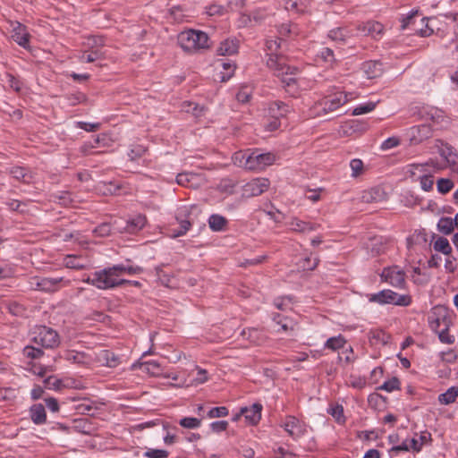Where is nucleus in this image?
Segmentation results:
<instances>
[{
    "mask_svg": "<svg viewBox=\"0 0 458 458\" xmlns=\"http://www.w3.org/2000/svg\"><path fill=\"white\" fill-rule=\"evenodd\" d=\"M177 40L182 50L187 53H195L210 47L208 34L200 30L182 31L178 35Z\"/></svg>",
    "mask_w": 458,
    "mask_h": 458,
    "instance_id": "f257e3e1",
    "label": "nucleus"
},
{
    "mask_svg": "<svg viewBox=\"0 0 458 458\" xmlns=\"http://www.w3.org/2000/svg\"><path fill=\"white\" fill-rule=\"evenodd\" d=\"M267 66L276 77L281 79L284 87H292L296 83L293 75L297 72V68L288 65L284 56L271 55L267 60Z\"/></svg>",
    "mask_w": 458,
    "mask_h": 458,
    "instance_id": "f03ea898",
    "label": "nucleus"
},
{
    "mask_svg": "<svg viewBox=\"0 0 458 458\" xmlns=\"http://www.w3.org/2000/svg\"><path fill=\"white\" fill-rule=\"evenodd\" d=\"M116 271L117 269L114 268V266L95 271L96 288L99 290H110L124 285L127 280L118 278Z\"/></svg>",
    "mask_w": 458,
    "mask_h": 458,
    "instance_id": "7ed1b4c3",
    "label": "nucleus"
},
{
    "mask_svg": "<svg viewBox=\"0 0 458 458\" xmlns=\"http://www.w3.org/2000/svg\"><path fill=\"white\" fill-rule=\"evenodd\" d=\"M370 302L378 303L380 305L393 304L396 306L407 307L411 303V296L409 294H399L392 290L386 289L377 293L369 295Z\"/></svg>",
    "mask_w": 458,
    "mask_h": 458,
    "instance_id": "20e7f679",
    "label": "nucleus"
},
{
    "mask_svg": "<svg viewBox=\"0 0 458 458\" xmlns=\"http://www.w3.org/2000/svg\"><path fill=\"white\" fill-rule=\"evenodd\" d=\"M31 341L47 349L55 348L60 344L57 332L46 326H39L35 328L32 333Z\"/></svg>",
    "mask_w": 458,
    "mask_h": 458,
    "instance_id": "39448f33",
    "label": "nucleus"
},
{
    "mask_svg": "<svg viewBox=\"0 0 458 458\" xmlns=\"http://www.w3.org/2000/svg\"><path fill=\"white\" fill-rule=\"evenodd\" d=\"M147 223V218L141 214L131 216L125 220L123 218L115 219L113 222L114 233L134 234L140 232Z\"/></svg>",
    "mask_w": 458,
    "mask_h": 458,
    "instance_id": "423d86ee",
    "label": "nucleus"
},
{
    "mask_svg": "<svg viewBox=\"0 0 458 458\" xmlns=\"http://www.w3.org/2000/svg\"><path fill=\"white\" fill-rule=\"evenodd\" d=\"M30 284L34 289L45 293H55L61 288L68 286L70 280L63 276L59 277H47V276H35L31 278Z\"/></svg>",
    "mask_w": 458,
    "mask_h": 458,
    "instance_id": "0eeeda50",
    "label": "nucleus"
},
{
    "mask_svg": "<svg viewBox=\"0 0 458 458\" xmlns=\"http://www.w3.org/2000/svg\"><path fill=\"white\" fill-rule=\"evenodd\" d=\"M276 161V156L271 153H259L258 150L249 154L245 163L247 170H263L267 166L271 165Z\"/></svg>",
    "mask_w": 458,
    "mask_h": 458,
    "instance_id": "6e6552de",
    "label": "nucleus"
},
{
    "mask_svg": "<svg viewBox=\"0 0 458 458\" xmlns=\"http://www.w3.org/2000/svg\"><path fill=\"white\" fill-rule=\"evenodd\" d=\"M432 316L434 318L429 321L430 327L436 332L441 324L446 327H450L453 325V310L445 305L433 307Z\"/></svg>",
    "mask_w": 458,
    "mask_h": 458,
    "instance_id": "1a4fd4ad",
    "label": "nucleus"
},
{
    "mask_svg": "<svg viewBox=\"0 0 458 458\" xmlns=\"http://www.w3.org/2000/svg\"><path fill=\"white\" fill-rule=\"evenodd\" d=\"M381 280L397 288L405 287V273L398 266L385 267L380 274Z\"/></svg>",
    "mask_w": 458,
    "mask_h": 458,
    "instance_id": "9d476101",
    "label": "nucleus"
},
{
    "mask_svg": "<svg viewBox=\"0 0 458 458\" xmlns=\"http://www.w3.org/2000/svg\"><path fill=\"white\" fill-rule=\"evenodd\" d=\"M270 182L267 178H255L242 187V196L245 198H252L261 195L267 191Z\"/></svg>",
    "mask_w": 458,
    "mask_h": 458,
    "instance_id": "9b49d317",
    "label": "nucleus"
},
{
    "mask_svg": "<svg viewBox=\"0 0 458 458\" xmlns=\"http://www.w3.org/2000/svg\"><path fill=\"white\" fill-rule=\"evenodd\" d=\"M10 26L12 29L11 38L13 40L21 47L30 49V34L28 30V28L19 21H11Z\"/></svg>",
    "mask_w": 458,
    "mask_h": 458,
    "instance_id": "f8f14e48",
    "label": "nucleus"
},
{
    "mask_svg": "<svg viewBox=\"0 0 458 458\" xmlns=\"http://www.w3.org/2000/svg\"><path fill=\"white\" fill-rule=\"evenodd\" d=\"M176 182L187 188L198 189L203 185L204 178L199 174L183 172L177 174Z\"/></svg>",
    "mask_w": 458,
    "mask_h": 458,
    "instance_id": "ddd939ff",
    "label": "nucleus"
},
{
    "mask_svg": "<svg viewBox=\"0 0 458 458\" xmlns=\"http://www.w3.org/2000/svg\"><path fill=\"white\" fill-rule=\"evenodd\" d=\"M285 431L293 437L298 438L305 434V425L293 416H288L284 423Z\"/></svg>",
    "mask_w": 458,
    "mask_h": 458,
    "instance_id": "4468645a",
    "label": "nucleus"
},
{
    "mask_svg": "<svg viewBox=\"0 0 458 458\" xmlns=\"http://www.w3.org/2000/svg\"><path fill=\"white\" fill-rule=\"evenodd\" d=\"M361 70L368 79H376L384 73V64L379 60H369L361 64Z\"/></svg>",
    "mask_w": 458,
    "mask_h": 458,
    "instance_id": "2eb2a0df",
    "label": "nucleus"
},
{
    "mask_svg": "<svg viewBox=\"0 0 458 458\" xmlns=\"http://www.w3.org/2000/svg\"><path fill=\"white\" fill-rule=\"evenodd\" d=\"M262 405L259 403H253L250 407L241 408V415L251 425H256L261 419Z\"/></svg>",
    "mask_w": 458,
    "mask_h": 458,
    "instance_id": "dca6fc26",
    "label": "nucleus"
},
{
    "mask_svg": "<svg viewBox=\"0 0 458 458\" xmlns=\"http://www.w3.org/2000/svg\"><path fill=\"white\" fill-rule=\"evenodd\" d=\"M290 112V106L282 102L275 101L268 105L267 108V115L269 118L279 120L284 117Z\"/></svg>",
    "mask_w": 458,
    "mask_h": 458,
    "instance_id": "f3484780",
    "label": "nucleus"
},
{
    "mask_svg": "<svg viewBox=\"0 0 458 458\" xmlns=\"http://www.w3.org/2000/svg\"><path fill=\"white\" fill-rule=\"evenodd\" d=\"M441 145L442 146L438 151L440 156L445 158V160L451 167H453V169L458 171V153L454 148L448 143L442 142Z\"/></svg>",
    "mask_w": 458,
    "mask_h": 458,
    "instance_id": "a211bd4d",
    "label": "nucleus"
},
{
    "mask_svg": "<svg viewBox=\"0 0 458 458\" xmlns=\"http://www.w3.org/2000/svg\"><path fill=\"white\" fill-rule=\"evenodd\" d=\"M361 200L365 203L379 202L386 199V192L380 186L362 191Z\"/></svg>",
    "mask_w": 458,
    "mask_h": 458,
    "instance_id": "6ab92c4d",
    "label": "nucleus"
},
{
    "mask_svg": "<svg viewBox=\"0 0 458 458\" xmlns=\"http://www.w3.org/2000/svg\"><path fill=\"white\" fill-rule=\"evenodd\" d=\"M357 30L362 35H371L376 38L383 33L384 26L380 22L369 21L364 24H359Z\"/></svg>",
    "mask_w": 458,
    "mask_h": 458,
    "instance_id": "aec40b11",
    "label": "nucleus"
},
{
    "mask_svg": "<svg viewBox=\"0 0 458 458\" xmlns=\"http://www.w3.org/2000/svg\"><path fill=\"white\" fill-rule=\"evenodd\" d=\"M9 174L17 181L23 183L32 182L34 176L31 171L22 166H13L10 168Z\"/></svg>",
    "mask_w": 458,
    "mask_h": 458,
    "instance_id": "412c9836",
    "label": "nucleus"
},
{
    "mask_svg": "<svg viewBox=\"0 0 458 458\" xmlns=\"http://www.w3.org/2000/svg\"><path fill=\"white\" fill-rule=\"evenodd\" d=\"M239 41L233 38H227L220 43L216 49L218 55H232L238 52Z\"/></svg>",
    "mask_w": 458,
    "mask_h": 458,
    "instance_id": "4be33fe9",
    "label": "nucleus"
},
{
    "mask_svg": "<svg viewBox=\"0 0 458 458\" xmlns=\"http://www.w3.org/2000/svg\"><path fill=\"white\" fill-rule=\"evenodd\" d=\"M368 130V123L358 119L345 121V136L362 133Z\"/></svg>",
    "mask_w": 458,
    "mask_h": 458,
    "instance_id": "5701e85b",
    "label": "nucleus"
},
{
    "mask_svg": "<svg viewBox=\"0 0 458 458\" xmlns=\"http://www.w3.org/2000/svg\"><path fill=\"white\" fill-rule=\"evenodd\" d=\"M30 416L34 424H45L47 421V413L44 405L41 403L33 404L30 408Z\"/></svg>",
    "mask_w": 458,
    "mask_h": 458,
    "instance_id": "b1692460",
    "label": "nucleus"
},
{
    "mask_svg": "<svg viewBox=\"0 0 458 458\" xmlns=\"http://www.w3.org/2000/svg\"><path fill=\"white\" fill-rule=\"evenodd\" d=\"M208 226L213 232H223L228 225L227 219L218 214H213L208 217Z\"/></svg>",
    "mask_w": 458,
    "mask_h": 458,
    "instance_id": "393cba45",
    "label": "nucleus"
},
{
    "mask_svg": "<svg viewBox=\"0 0 458 458\" xmlns=\"http://www.w3.org/2000/svg\"><path fill=\"white\" fill-rule=\"evenodd\" d=\"M98 360L109 368H115L120 364L119 357L109 350L101 351L98 354Z\"/></svg>",
    "mask_w": 458,
    "mask_h": 458,
    "instance_id": "a878e982",
    "label": "nucleus"
},
{
    "mask_svg": "<svg viewBox=\"0 0 458 458\" xmlns=\"http://www.w3.org/2000/svg\"><path fill=\"white\" fill-rule=\"evenodd\" d=\"M457 397L458 386H452L445 393L439 394L438 401L440 403L447 405L454 403Z\"/></svg>",
    "mask_w": 458,
    "mask_h": 458,
    "instance_id": "bb28decb",
    "label": "nucleus"
},
{
    "mask_svg": "<svg viewBox=\"0 0 458 458\" xmlns=\"http://www.w3.org/2000/svg\"><path fill=\"white\" fill-rule=\"evenodd\" d=\"M376 106H377L376 102L369 101V102L359 105L358 106H356L355 108H353L352 110L351 109L346 110L345 114L351 113L352 115L355 116V115L367 114V113L373 111L375 109Z\"/></svg>",
    "mask_w": 458,
    "mask_h": 458,
    "instance_id": "cd10ccee",
    "label": "nucleus"
},
{
    "mask_svg": "<svg viewBox=\"0 0 458 458\" xmlns=\"http://www.w3.org/2000/svg\"><path fill=\"white\" fill-rule=\"evenodd\" d=\"M437 230L445 234H451L454 230V220L451 217H441L437 223Z\"/></svg>",
    "mask_w": 458,
    "mask_h": 458,
    "instance_id": "c85d7f7f",
    "label": "nucleus"
},
{
    "mask_svg": "<svg viewBox=\"0 0 458 458\" xmlns=\"http://www.w3.org/2000/svg\"><path fill=\"white\" fill-rule=\"evenodd\" d=\"M290 226L293 231L299 233L310 232L315 229V226L312 224L301 221L297 218L292 220Z\"/></svg>",
    "mask_w": 458,
    "mask_h": 458,
    "instance_id": "c756f323",
    "label": "nucleus"
},
{
    "mask_svg": "<svg viewBox=\"0 0 458 458\" xmlns=\"http://www.w3.org/2000/svg\"><path fill=\"white\" fill-rule=\"evenodd\" d=\"M434 250L437 252H441L444 255H450L452 253V247L449 241L445 237H438L434 242Z\"/></svg>",
    "mask_w": 458,
    "mask_h": 458,
    "instance_id": "7c9ffc66",
    "label": "nucleus"
},
{
    "mask_svg": "<svg viewBox=\"0 0 458 458\" xmlns=\"http://www.w3.org/2000/svg\"><path fill=\"white\" fill-rule=\"evenodd\" d=\"M144 369L155 377H159L163 375V369L161 365L157 360H148L142 363Z\"/></svg>",
    "mask_w": 458,
    "mask_h": 458,
    "instance_id": "2f4dec72",
    "label": "nucleus"
},
{
    "mask_svg": "<svg viewBox=\"0 0 458 458\" xmlns=\"http://www.w3.org/2000/svg\"><path fill=\"white\" fill-rule=\"evenodd\" d=\"M419 14L418 10H411L407 15L402 16L401 21V30H404L411 26H414L416 23V17Z\"/></svg>",
    "mask_w": 458,
    "mask_h": 458,
    "instance_id": "473e14b6",
    "label": "nucleus"
},
{
    "mask_svg": "<svg viewBox=\"0 0 458 458\" xmlns=\"http://www.w3.org/2000/svg\"><path fill=\"white\" fill-rule=\"evenodd\" d=\"M428 242L425 230L415 231L414 233L407 238L408 246L412 244H425Z\"/></svg>",
    "mask_w": 458,
    "mask_h": 458,
    "instance_id": "72a5a7b5",
    "label": "nucleus"
},
{
    "mask_svg": "<svg viewBox=\"0 0 458 458\" xmlns=\"http://www.w3.org/2000/svg\"><path fill=\"white\" fill-rule=\"evenodd\" d=\"M350 167L352 170L351 176L352 178H358L365 173L364 164L359 158H354L350 162Z\"/></svg>",
    "mask_w": 458,
    "mask_h": 458,
    "instance_id": "f704fd0d",
    "label": "nucleus"
},
{
    "mask_svg": "<svg viewBox=\"0 0 458 458\" xmlns=\"http://www.w3.org/2000/svg\"><path fill=\"white\" fill-rule=\"evenodd\" d=\"M114 268L117 269L116 273L118 276V278H122V276L127 274V275H136L139 274L141 269L139 267H131V266H125L123 264H118L114 265Z\"/></svg>",
    "mask_w": 458,
    "mask_h": 458,
    "instance_id": "c9c22d12",
    "label": "nucleus"
},
{
    "mask_svg": "<svg viewBox=\"0 0 458 458\" xmlns=\"http://www.w3.org/2000/svg\"><path fill=\"white\" fill-rule=\"evenodd\" d=\"M386 397L378 393H372L368 397L369 404L375 409L384 406L386 403Z\"/></svg>",
    "mask_w": 458,
    "mask_h": 458,
    "instance_id": "e433bc0d",
    "label": "nucleus"
},
{
    "mask_svg": "<svg viewBox=\"0 0 458 458\" xmlns=\"http://www.w3.org/2000/svg\"><path fill=\"white\" fill-rule=\"evenodd\" d=\"M114 232L113 223H102L93 230V234L98 237H106Z\"/></svg>",
    "mask_w": 458,
    "mask_h": 458,
    "instance_id": "4c0bfd02",
    "label": "nucleus"
},
{
    "mask_svg": "<svg viewBox=\"0 0 458 458\" xmlns=\"http://www.w3.org/2000/svg\"><path fill=\"white\" fill-rule=\"evenodd\" d=\"M327 413L334 417L338 423H344V407L342 405L330 404L327 408Z\"/></svg>",
    "mask_w": 458,
    "mask_h": 458,
    "instance_id": "58836bf2",
    "label": "nucleus"
},
{
    "mask_svg": "<svg viewBox=\"0 0 458 458\" xmlns=\"http://www.w3.org/2000/svg\"><path fill=\"white\" fill-rule=\"evenodd\" d=\"M164 267L165 265L162 264L155 267L156 276L163 285L169 286L172 276L164 271Z\"/></svg>",
    "mask_w": 458,
    "mask_h": 458,
    "instance_id": "ea45409f",
    "label": "nucleus"
},
{
    "mask_svg": "<svg viewBox=\"0 0 458 458\" xmlns=\"http://www.w3.org/2000/svg\"><path fill=\"white\" fill-rule=\"evenodd\" d=\"M22 354L24 357L30 360H37L43 356L44 352L37 347L27 345L22 350Z\"/></svg>",
    "mask_w": 458,
    "mask_h": 458,
    "instance_id": "a19ab883",
    "label": "nucleus"
},
{
    "mask_svg": "<svg viewBox=\"0 0 458 458\" xmlns=\"http://www.w3.org/2000/svg\"><path fill=\"white\" fill-rule=\"evenodd\" d=\"M64 265L68 268L82 269L85 266L81 262V259L75 255H68L64 259Z\"/></svg>",
    "mask_w": 458,
    "mask_h": 458,
    "instance_id": "79ce46f5",
    "label": "nucleus"
},
{
    "mask_svg": "<svg viewBox=\"0 0 458 458\" xmlns=\"http://www.w3.org/2000/svg\"><path fill=\"white\" fill-rule=\"evenodd\" d=\"M401 388V382L398 377H393L391 379L384 382L383 385L378 386L377 390H385L386 392H393Z\"/></svg>",
    "mask_w": 458,
    "mask_h": 458,
    "instance_id": "37998d69",
    "label": "nucleus"
},
{
    "mask_svg": "<svg viewBox=\"0 0 458 458\" xmlns=\"http://www.w3.org/2000/svg\"><path fill=\"white\" fill-rule=\"evenodd\" d=\"M280 46H281V38H276V39H267L266 41V47H267V55H268V58L273 55V56H282L281 55H277L276 54V51L280 48Z\"/></svg>",
    "mask_w": 458,
    "mask_h": 458,
    "instance_id": "c03bdc74",
    "label": "nucleus"
},
{
    "mask_svg": "<svg viewBox=\"0 0 458 458\" xmlns=\"http://www.w3.org/2000/svg\"><path fill=\"white\" fill-rule=\"evenodd\" d=\"M179 424L185 428L194 429L200 427L201 420L194 417H185L179 420Z\"/></svg>",
    "mask_w": 458,
    "mask_h": 458,
    "instance_id": "a18cd8bd",
    "label": "nucleus"
},
{
    "mask_svg": "<svg viewBox=\"0 0 458 458\" xmlns=\"http://www.w3.org/2000/svg\"><path fill=\"white\" fill-rule=\"evenodd\" d=\"M264 18L265 13L263 11L257 10L254 11L251 14L242 15V22L246 24L247 22H251L253 21L255 23H259L264 20Z\"/></svg>",
    "mask_w": 458,
    "mask_h": 458,
    "instance_id": "49530a36",
    "label": "nucleus"
},
{
    "mask_svg": "<svg viewBox=\"0 0 458 458\" xmlns=\"http://www.w3.org/2000/svg\"><path fill=\"white\" fill-rule=\"evenodd\" d=\"M437 187L440 193L446 194L454 188V182L450 179L440 178L437 182Z\"/></svg>",
    "mask_w": 458,
    "mask_h": 458,
    "instance_id": "de8ad7c7",
    "label": "nucleus"
},
{
    "mask_svg": "<svg viewBox=\"0 0 458 458\" xmlns=\"http://www.w3.org/2000/svg\"><path fill=\"white\" fill-rule=\"evenodd\" d=\"M77 410L81 414L95 416L98 407L93 403H82L78 405Z\"/></svg>",
    "mask_w": 458,
    "mask_h": 458,
    "instance_id": "09e8293b",
    "label": "nucleus"
},
{
    "mask_svg": "<svg viewBox=\"0 0 458 458\" xmlns=\"http://www.w3.org/2000/svg\"><path fill=\"white\" fill-rule=\"evenodd\" d=\"M325 346L333 351H336V350L344 347V338L342 337V335L331 337V338L327 339Z\"/></svg>",
    "mask_w": 458,
    "mask_h": 458,
    "instance_id": "8fccbe9b",
    "label": "nucleus"
},
{
    "mask_svg": "<svg viewBox=\"0 0 458 458\" xmlns=\"http://www.w3.org/2000/svg\"><path fill=\"white\" fill-rule=\"evenodd\" d=\"M147 151V148L142 145H134L131 148L128 156L131 161L136 160L139 157H141L145 152Z\"/></svg>",
    "mask_w": 458,
    "mask_h": 458,
    "instance_id": "3c124183",
    "label": "nucleus"
},
{
    "mask_svg": "<svg viewBox=\"0 0 458 458\" xmlns=\"http://www.w3.org/2000/svg\"><path fill=\"white\" fill-rule=\"evenodd\" d=\"M44 386L50 390H59L62 381L55 376H50L44 380Z\"/></svg>",
    "mask_w": 458,
    "mask_h": 458,
    "instance_id": "603ef678",
    "label": "nucleus"
},
{
    "mask_svg": "<svg viewBox=\"0 0 458 458\" xmlns=\"http://www.w3.org/2000/svg\"><path fill=\"white\" fill-rule=\"evenodd\" d=\"M221 65L225 72H221L222 75L220 78L222 81H226L233 76L235 65L230 62H222Z\"/></svg>",
    "mask_w": 458,
    "mask_h": 458,
    "instance_id": "864d4df0",
    "label": "nucleus"
},
{
    "mask_svg": "<svg viewBox=\"0 0 458 458\" xmlns=\"http://www.w3.org/2000/svg\"><path fill=\"white\" fill-rule=\"evenodd\" d=\"M85 354L83 352H69L66 354L65 359L72 363L77 364H84L85 361Z\"/></svg>",
    "mask_w": 458,
    "mask_h": 458,
    "instance_id": "5fc2aeb1",
    "label": "nucleus"
},
{
    "mask_svg": "<svg viewBox=\"0 0 458 458\" xmlns=\"http://www.w3.org/2000/svg\"><path fill=\"white\" fill-rule=\"evenodd\" d=\"M420 22H421V23L426 22V23H425L424 28H420V29H418V28H413V30H414L417 34H419L420 37H429L430 35H432V34H433V32H434V30H433V29H431V28L428 25V18H426V17H422V18L420 19Z\"/></svg>",
    "mask_w": 458,
    "mask_h": 458,
    "instance_id": "6e6d98bb",
    "label": "nucleus"
},
{
    "mask_svg": "<svg viewBox=\"0 0 458 458\" xmlns=\"http://www.w3.org/2000/svg\"><path fill=\"white\" fill-rule=\"evenodd\" d=\"M251 96V90L248 86H242L236 94V99L241 103L249 102Z\"/></svg>",
    "mask_w": 458,
    "mask_h": 458,
    "instance_id": "4d7b16f0",
    "label": "nucleus"
},
{
    "mask_svg": "<svg viewBox=\"0 0 458 458\" xmlns=\"http://www.w3.org/2000/svg\"><path fill=\"white\" fill-rule=\"evenodd\" d=\"M169 453L163 449H148L144 453V457L147 458H167Z\"/></svg>",
    "mask_w": 458,
    "mask_h": 458,
    "instance_id": "13d9d810",
    "label": "nucleus"
},
{
    "mask_svg": "<svg viewBox=\"0 0 458 458\" xmlns=\"http://www.w3.org/2000/svg\"><path fill=\"white\" fill-rule=\"evenodd\" d=\"M278 33L282 37L296 34V25H292L290 23H283L278 28Z\"/></svg>",
    "mask_w": 458,
    "mask_h": 458,
    "instance_id": "bf43d9fd",
    "label": "nucleus"
},
{
    "mask_svg": "<svg viewBox=\"0 0 458 458\" xmlns=\"http://www.w3.org/2000/svg\"><path fill=\"white\" fill-rule=\"evenodd\" d=\"M449 328L445 327L440 332H438L439 341L443 344H452L454 343V336L449 335Z\"/></svg>",
    "mask_w": 458,
    "mask_h": 458,
    "instance_id": "052dcab7",
    "label": "nucleus"
},
{
    "mask_svg": "<svg viewBox=\"0 0 458 458\" xmlns=\"http://www.w3.org/2000/svg\"><path fill=\"white\" fill-rule=\"evenodd\" d=\"M228 415V410L225 406L214 407L209 410L208 416L209 418H221Z\"/></svg>",
    "mask_w": 458,
    "mask_h": 458,
    "instance_id": "680f3d73",
    "label": "nucleus"
},
{
    "mask_svg": "<svg viewBox=\"0 0 458 458\" xmlns=\"http://www.w3.org/2000/svg\"><path fill=\"white\" fill-rule=\"evenodd\" d=\"M249 154L250 153L243 152V151H239V152L234 153V155L233 157V160L234 164L240 167L245 168V163L248 159Z\"/></svg>",
    "mask_w": 458,
    "mask_h": 458,
    "instance_id": "e2e57ef3",
    "label": "nucleus"
},
{
    "mask_svg": "<svg viewBox=\"0 0 458 458\" xmlns=\"http://www.w3.org/2000/svg\"><path fill=\"white\" fill-rule=\"evenodd\" d=\"M6 82L8 86L16 92H19L21 89V82L13 74H6Z\"/></svg>",
    "mask_w": 458,
    "mask_h": 458,
    "instance_id": "0e129e2a",
    "label": "nucleus"
},
{
    "mask_svg": "<svg viewBox=\"0 0 458 458\" xmlns=\"http://www.w3.org/2000/svg\"><path fill=\"white\" fill-rule=\"evenodd\" d=\"M318 261L319 260L317 257H314L313 259L311 257H306L302 260L301 267L304 270H313L317 267Z\"/></svg>",
    "mask_w": 458,
    "mask_h": 458,
    "instance_id": "69168bd1",
    "label": "nucleus"
},
{
    "mask_svg": "<svg viewBox=\"0 0 458 458\" xmlns=\"http://www.w3.org/2000/svg\"><path fill=\"white\" fill-rule=\"evenodd\" d=\"M341 106V100L338 98L325 100L324 110L325 111H335Z\"/></svg>",
    "mask_w": 458,
    "mask_h": 458,
    "instance_id": "338daca9",
    "label": "nucleus"
},
{
    "mask_svg": "<svg viewBox=\"0 0 458 458\" xmlns=\"http://www.w3.org/2000/svg\"><path fill=\"white\" fill-rule=\"evenodd\" d=\"M274 453L276 458H297V455L294 453L282 446H279L276 449H275Z\"/></svg>",
    "mask_w": 458,
    "mask_h": 458,
    "instance_id": "774afa93",
    "label": "nucleus"
}]
</instances>
